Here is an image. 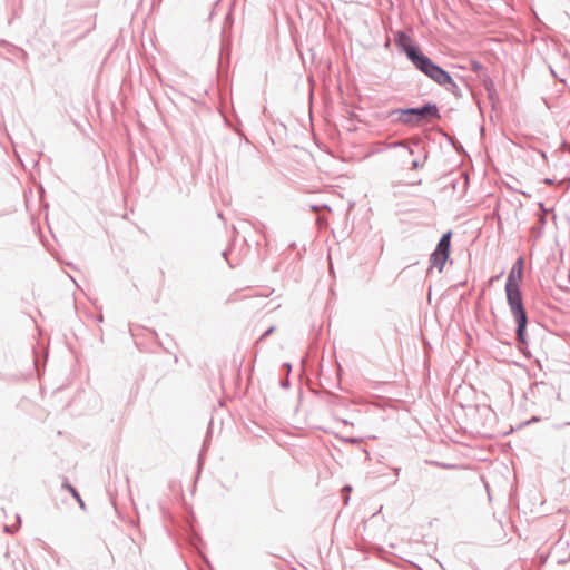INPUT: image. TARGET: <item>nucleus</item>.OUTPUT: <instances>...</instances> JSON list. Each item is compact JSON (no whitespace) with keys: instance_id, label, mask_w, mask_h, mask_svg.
I'll use <instances>...</instances> for the list:
<instances>
[{"instance_id":"0eeeda50","label":"nucleus","mask_w":570,"mask_h":570,"mask_svg":"<svg viewBox=\"0 0 570 570\" xmlns=\"http://www.w3.org/2000/svg\"><path fill=\"white\" fill-rule=\"evenodd\" d=\"M406 108L405 109H393L389 112L387 117L393 121V122H400V124H403V125H406V122H410L409 119H406Z\"/></svg>"},{"instance_id":"f03ea898","label":"nucleus","mask_w":570,"mask_h":570,"mask_svg":"<svg viewBox=\"0 0 570 570\" xmlns=\"http://www.w3.org/2000/svg\"><path fill=\"white\" fill-rule=\"evenodd\" d=\"M424 70L422 71L428 78L436 82L439 86L444 87L449 92H451L456 98H461L463 96L460 87L453 80L448 71L443 68L434 63L433 61L429 63L428 61L422 62Z\"/></svg>"},{"instance_id":"423d86ee","label":"nucleus","mask_w":570,"mask_h":570,"mask_svg":"<svg viewBox=\"0 0 570 570\" xmlns=\"http://www.w3.org/2000/svg\"><path fill=\"white\" fill-rule=\"evenodd\" d=\"M541 213L538 214V224L532 226L531 232L533 235H535L537 238H539L542 235L543 227L547 224L546 215L548 210L543 207V204H539Z\"/></svg>"},{"instance_id":"9b49d317","label":"nucleus","mask_w":570,"mask_h":570,"mask_svg":"<svg viewBox=\"0 0 570 570\" xmlns=\"http://www.w3.org/2000/svg\"><path fill=\"white\" fill-rule=\"evenodd\" d=\"M419 167H421V163L419 160H413L412 168L417 169Z\"/></svg>"},{"instance_id":"6e6552de","label":"nucleus","mask_w":570,"mask_h":570,"mask_svg":"<svg viewBox=\"0 0 570 570\" xmlns=\"http://www.w3.org/2000/svg\"><path fill=\"white\" fill-rule=\"evenodd\" d=\"M471 70H472L473 72L478 73L480 77H481L482 75H484V76L487 75V72H485V68H484V67H483V65H482L481 62H479V61H472V62H471Z\"/></svg>"},{"instance_id":"20e7f679","label":"nucleus","mask_w":570,"mask_h":570,"mask_svg":"<svg viewBox=\"0 0 570 570\" xmlns=\"http://www.w3.org/2000/svg\"><path fill=\"white\" fill-rule=\"evenodd\" d=\"M405 115L406 119L410 120V122H406V126H416L428 118L439 119L441 117L438 106L433 102H428L422 107L406 108Z\"/></svg>"},{"instance_id":"1a4fd4ad","label":"nucleus","mask_w":570,"mask_h":570,"mask_svg":"<svg viewBox=\"0 0 570 570\" xmlns=\"http://www.w3.org/2000/svg\"><path fill=\"white\" fill-rule=\"evenodd\" d=\"M67 489L71 492V494L77 499V501L83 505V502L80 498V495L78 494V492L75 490V488H72L71 485H67Z\"/></svg>"},{"instance_id":"f8f14e48","label":"nucleus","mask_w":570,"mask_h":570,"mask_svg":"<svg viewBox=\"0 0 570 570\" xmlns=\"http://www.w3.org/2000/svg\"><path fill=\"white\" fill-rule=\"evenodd\" d=\"M318 208H320L318 206H312V209H313L314 212H317V210H318Z\"/></svg>"},{"instance_id":"f257e3e1","label":"nucleus","mask_w":570,"mask_h":570,"mask_svg":"<svg viewBox=\"0 0 570 570\" xmlns=\"http://www.w3.org/2000/svg\"><path fill=\"white\" fill-rule=\"evenodd\" d=\"M523 261L519 258L510 271L505 282V293L509 307L517 323V337L523 341L528 316L523 306L520 282L522 279Z\"/></svg>"},{"instance_id":"39448f33","label":"nucleus","mask_w":570,"mask_h":570,"mask_svg":"<svg viewBox=\"0 0 570 570\" xmlns=\"http://www.w3.org/2000/svg\"><path fill=\"white\" fill-rule=\"evenodd\" d=\"M451 235V232H446L441 236L435 250L430 257L431 266L436 267L440 273L443 271V267L450 256Z\"/></svg>"},{"instance_id":"4468645a","label":"nucleus","mask_w":570,"mask_h":570,"mask_svg":"<svg viewBox=\"0 0 570 570\" xmlns=\"http://www.w3.org/2000/svg\"><path fill=\"white\" fill-rule=\"evenodd\" d=\"M218 2H219V0H215V4L218 3Z\"/></svg>"},{"instance_id":"7ed1b4c3","label":"nucleus","mask_w":570,"mask_h":570,"mask_svg":"<svg viewBox=\"0 0 570 570\" xmlns=\"http://www.w3.org/2000/svg\"><path fill=\"white\" fill-rule=\"evenodd\" d=\"M395 42L419 71L422 72L424 70L422 65L423 61H428L429 63L432 62V60L426 55H424L421 49L412 42V39L404 32L401 31L397 33Z\"/></svg>"},{"instance_id":"ddd939ff","label":"nucleus","mask_w":570,"mask_h":570,"mask_svg":"<svg viewBox=\"0 0 570 570\" xmlns=\"http://www.w3.org/2000/svg\"><path fill=\"white\" fill-rule=\"evenodd\" d=\"M546 183L551 184L552 181H551V179H546Z\"/></svg>"},{"instance_id":"9d476101","label":"nucleus","mask_w":570,"mask_h":570,"mask_svg":"<svg viewBox=\"0 0 570 570\" xmlns=\"http://www.w3.org/2000/svg\"><path fill=\"white\" fill-rule=\"evenodd\" d=\"M274 330H275V327L271 326L269 328H267L265 331V333L262 335V337L268 336L269 334H272L274 332Z\"/></svg>"}]
</instances>
